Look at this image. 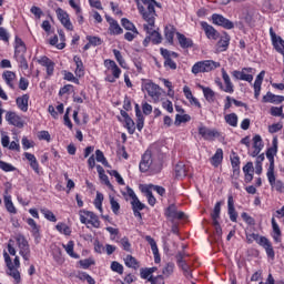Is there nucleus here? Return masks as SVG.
I'll list each match as a JSON object with an SVG mask.
<instances>
[{
	"label": "nucleus",
	"instance_id": "49530a36",
	"mask_svg": "<svg viewBox=\"0 0 284 284\" xmlns=\"http://www.w3.org/2000/svg\"><path fill=\"white\" fill-rule=\"evenodd\" d=\"M211 219L213 222H216L219 219H221V202H216L213 212L211 213Z\"/></svg>",
	"mask_w": 284,
	"mask_h": 284
},
{
	"label": "nucleus",
	"instance_id": "0e129e2a",
	"mask_svg": "<svg viewBox=\"0 0 284 284\" xmlns=\"http://www.w3.org/2000/svg\"><path fill=\"white\" fill-rule=\"evenodd\" d=\"M0 39L1 41H4V43L10 41V33H8V30L3 27H0Z\"/></svg>",
	"mask_w": 284,
	"mask_h": 284
},
{
	"label": "nucleus",
	"instance_id": "c03bdc74",
	"mask_svg": "<svg viewBox=\"0 0 284 284\" xmlns=\"http://www.w3.org/2000/svg\"><path fill=\"white\" fill-rule=\"evenodd\" d=\"M192 121V118L189 114H176L175 115V121H174V125H176V128H179V125H181V123H187Z\"/></svg>",
	"mask_w": 284,
	"mask_h": 284
},
{
	"label": "nucleus",
	"instance_id": "864d4df0",
	"mask_svg": "<svg viewBox=\"0 0 284 284\" xmlns=\"http://www.w3.org/2000/svg\"><path fill=\"white\" fill-rule=\"evenodd\" d=\"M119 243L125 252H132V244L128 237H122Z\"/></svg>",
	"mask_w": 284,
	"mask_h": 284
},
{
	"label": "nucleus",
	"instance_id": "a18cd8bd",
	"mask_svg": "<svg viewBox=\"0 0 284 284\" xmlns=\"http://www.w3.org/2000/svg\"><path fill=\"white\" fill-rule=\"evenodd\" d=\"M40 212L41 214H43L47 221H50L51 223H57V216L54 215V213H52V211L48 209H41Z\"/></svg>",
	"mask_w": 284,
	"mask_h": 284
},
{
	"label": "nucleus",
	"instance_id": "f257e3e1",
	"mask_svg": "<svg viewBox=\"0 0 284 284\" xmlns=\"http://www.w3.org/2000/svg\"><path fill=\"white\" fill-rule=\"evenodd\" d=\"M138 3V10L146 23L143 24V30L146 34H151V40L153 43L159 44L162 41L161 33L154 30V23L156 21V11L154 10L155 6H159L155 0H135Z\"/></svg>",
	"mask_w": 284,
	"mask_h": 284
},
{
	"label": "nucleus",
	"instance_id": "9d476101",
	"mask_svg": "<svg viewBox=\"0 0 284 284\" xmlns=\"http://www.w3.org/2000/svg\"><path fill=\"white\" fill-rule=\"evenodd\" d=\"M55 14L59 19V21L62 23V26H64V28L69 31L72 32V30H74V26H72V22L70 21V16L68 14V12H65L63 9L58 8L55 10Z\"/></svg>",
	"mask_w": 284,
	"mask_h": 284
},
{
	"label": "nucleus",
	"instance_id": "a19ab883",
	"mask_svg": "<svg viewBox=\"0 0 284 284\" xmlns=\"http://www.w3.org/2000/svg\"><path fill=\"white\" fill-rule=\"evenodd\" d=\"M222 161H223V149H217L215 154L211 159V163L212 165H214V168H219Z\"/></svg>",
	"mask_w": 284,
	"mask_h": 284
},
{
	"label": "nucleus",
	"instance_id": "2eb2a0df",
	"mask_svg": "<svg viewBox=\"0 0 284 284\" xmlns=\"http://www.w3.org/2000/svg\"><path fill=\"white\" fill-rule=\"evenodd\" d=\"M201 28H202V30H204L205 36L207 37V39H212L213 41H216V39H219V37H220L219 31H216V29H214V27H212L207 22L202 21L201 22Z\"/></svg>",
	"mask_w": 284,
	"mask_h": 284
},
{
	"label": "nucleus",
	"instance_id": "4c0bfd02",
	"mask_svg": "<svg viewBox=\"0 0 284 284\" xmlns=\"http://www.w3.org/2000/svg\"><path fill=\"white\" fill-rule=\"evenodd\" d=\"M121 23L124 30H129L130 32H134V34H139L136 26H134V23H132V21H130L129 19L122 18Z\"/></svg>",
	"mask_w": 284,
	"mask_h": 284
},
{
	"label": "nucleus",
	"instance_id": "de8ad7c7",
	"mask_svg": "<svg viewBox=\"0 0 284 284\" xmlns=\"http://www.w3.org/2000/svg\"><path fill=\"white\" fill-rule=\"evenodd\" d=\"M162 274L165 276V278H170L172 274H174V263H168L163 268H162Z\"/></svg>",
	"mask_w": 284,
	"mask_h": 284
},
{
	"label": "nucleus",
	"instance_id": "412c9836",
	"mask_svg": "<svg viewBox=\"0 0 284 284\" xmlns=\"http://www.w3.org/2000/svg\"><path fill=\"white\" fill-rule=\"evenodd\" d=\"M263 79H265V71H261L254 81L253 88L255 99L261 97V85H263Z\"/></svg>",
	"mask_w": 284,
	"mask_h": 284
},
{
	"label": "nucleus",
	"instance_id": "58836bf2",
	"mask_svg": "<svg viewBox=\"0 0 284 284\" xmlns=\"http://www.w3.org/2000/svg\"><path fill=\"white\" fill-rule=\"evenodd\" d=\"M85 216H88V223L90 225H93V227H100L101 222L99 221V217L97 216V214H94V212H90V211H85L84 212Z\"/></svg>",
	"mask_w": 284,
	"mask_h": 284
},
{
	"label": "nucleus",
	"instance_id": "4d7b16f0",
	"mask_svg": "<svg viewBox=\"0 0 284 284\" xmlns=\"http://www.w3.org/2000/svg\"><path fill=\"white\" fill-rule=\"evenodd\" d=\"M113 54H114L118 63L121 65V68H125V60L123 59V55L121 54V51L114 49Z\"/></svg>",
	"mask_w": 284,
	"mask_h": 284
},
{
	"label": "nucleus",
	"instance_id": "774afa93",
	"mask_svg": "<svg viewBox=\"0 0 284 284\" xmlns=\"http://www.w3.org/2000/svg\"><path fill=\"white\" fill-rule=\"evenodd\" d=\"M140 276H141V278H144L145 281H150V277H153L148 267L140 270Z\"/></svg>",
	"mask_w": 284,
	"mask_h": 284
},
{
	"label": "nucleus",
	"instance_id": "13d9d810",
	"mask_svg": "<svg viewBox=\"0 0 284 284\" xmlns=\"http://www.w3.org/2000/svg\"><path fill=\"white\" fill-rule=\"evenodd\" d=\"M0 170H3V172H14L17 168H14L12 164L0 161Z\"/></svg>",
	"mask_w": 284,
	"mask_h": 284
},
{
	"label": "nucleus",
	"instance_id": "052dcab7",
	"mask_svg": "<svg viewBox=\"0 0 284 284\" xmlns=\"http://www.w3.org/2000/svg\"><path fill=\"white\" fill-rule=\"evenodd\" d=\"M145 192H146V199H148L149 205L154 207V205H156V197H154V195L152 194V191H150V189H146Z\"/></svg>",
	"mask_w": 284,
	"mask_h": 284
},
{
	"label": "nucleus",
	"instance_id": "f3484780",
	"mask_svg": "<svg viewBox=\"0 0 284 284\" xmlns=\"http://www.w3.org/2000/svg\"><path fill=\"white\" fill-rule=\"evenodd\" d=\"M176 38H178L180 48H183V50H187V48H194V41L185 37V34L178 32Z\"/></svg>",
	"mask_w": 284,
	"mask_h": 284
},
{
	"label": "nucleus",
	"instance_id": "6e6d98bb",
	"mask_svg": "<svg viewBox=\"0 0 284 284\" xmlns=\"http://www.w3.org/2000/svg\"><path fill=\"white\" fill-rule=\"evenodd\" d=\"M125 126L129 134H134V131L136 130V128L134 126V120H132V118H128L125 120Z\"/></svg>",
	"mask_w": 284,
	"mask_h": 284
},
{
	"label": "nucleus",
	"instance_id": "e433bc0d",
	"mask_svg": "<svg viewBox=\"0 0 284 284\" xmlns=\"http://www.w3.org/2000/svg\"><path fill=\"white\" fill-rule=\"evenodd\" d=\"M271 223L273 227L274 242L281 243V227L278 226V223H276V219L272 217Z\"/></svg>",
	"mask_w": 284,
	"mask_h": 284
},
{
	"label": "nucleus",
	"instance_id": "6ab92c4d",
	"mask_svg": "<svg viewBox=\"0 0 284 284\" xmlns=\"http://www.w3.org/2000/svg\"><path fill=\"white\" fill-rule=\"evenodd\" d=\"M109 26V33L110 34H123V28L119 24V22L112 18H106Z\"/></svg>",
	"mask_w": 284,
	"mask_h": 284
},
{
	"label": "nucleus",
	"instance_id": "09e8293b",
	"mask_svg": "<svg viewBox=\"0 0 284 284\" xmlns=\"http://www.w3.org/2000/svg\"><path fill=\"white\" fill-rule=\"evenodd\" d=\"M63 248L65 250L67 254H69V256H72V258H77V254H74L73 241H69L68 244H63Z\"/></svg>",
	"mask_w": 284,
	"mask_h": 284
},
{
	"label": "nucleus",
	"instance_id": "20e7f679",
	"mask_svg": "<svg viewBox=\"0 0 284 284\" xmlns=\"http://www.w3.org/2000/svg\"><path fill=\"white\" fill-rule=\"evenodd\" d=\"M216 68H221V63L213 61V60H203L196 62L193 67L191 72L193 74H201L204 72H212V70H216Z\"/></svg>",
	"mask_w": 284,
	"mask_h": 284
},
{
	"label": "nucleus",
	"instance_id": "bf43d9fd",
	"mask_svg": "<svg viewBox=\"0 0 284 284\" xmlns=\"http://www.w3.org/2000/svg\"><path fill=\"white\" fill-rule=\"evenodd\" d=\"M132 210H145V204L141 203L139 197H135L133 201H131Z\"/></svg>",
	"mask_w": 284,
	"mask_h": 284
},
{
	"label": "nucleus",
	"instance_id": "5fc2aeb1",
	"mask_svg": "<svg viewBox=\"0 0 284 284\" xmlns=\"http://www.w3.org/2000/svg\"><path fill=\"white\" fill-rule=\"evenodd\" d=\"M110 204H111L112 212L114 214H119V211L121 210V205L113 196H110Z\"/></svg>",
	"mask_w": 284,
	"mask_h": 284
},
{
	"label": "nucleus",
	"instance_id": "7c9ffc66",
	"mask_svg": "<svg viewBox=\"0 0 284 284\" xmlns=\"http://www.w3.org/2000/svg\"><path fill=\"white\" fill-rule=\"evenodd\" d=\"M135 116H136V129L139 132L143 130V126L145 125V118H143V113L141 112V108L139 104H135Z\"/></svg>",
	"mask_w": 284,
	"mask_h": 284
},
{
	"label": "nucleus",
	"instance_id": "b1692460",
	"mask_svg": "<svg viewBox=\"0 0 284 284\" xmlns=\"http://www.w3.org/2000/svg\"><path fill=\"white\" fill-rule=\"evenodd\" d=\"M253 148L254 151L251 153V156H258V154H261V150H263L264 148L263 139L261 138V135H255L253 138Z\"/></svg>",
	"mask_w": 284,
	"mask_h": 284
},
{
	"label": "nucleus",
	"instance_id": "39448f33",
	"mask_svg": "<svg viewBox=\"0 0 284 284\" xmlns=\"http://www.w3.org/2000/svg\"><path fill=\"white\" fill-rule=\"evenodd\" d=\"M16 241L20 256H22L23 261H30V244L26 240V236L17 235Z\"/></svg>",
	"mask_w": 284,
	"mask_h": 284
},
{
	"label": "nucleus",
	"instance_id": "72a5a7b5",
	"mask_svg": "<svg viewBox=\"0 0 284 284\" xmlns=\"http://www.w3.org/2000/svg\"><path fill=\"white\" fill-rule=\"evenodd\" d=\"M28 101H30V95L23 94L22 97L17 98L16 103L22 112L28 110Z\"/></svg>",
	"mask_w": 284,
	"mask_h": 284
},
{
	"label": "nucleus",
	"instance_id": "9b49d317",
	"mask_svg": "<svg viewBox=\"0 0 284 284\" xmlns=\"http://www.w3.org/2000/svg\"><path fill=\"white\" fill-rule=\"evenodd\" d=\"M199 134L202 135L204 141H214V139L221 136V133L216 129H207V126H200Z\"/></svg>",
	"mask_w": 284,
	"mask_h": 284
},
{
	"label": "nucleus",
	"instance_id": "4468645a",
	"mask_svg": "<svg viewBox=\"0 0 284 284\" xmlns=\"http://www.w3.org/2000/svg\"><path fill=\"white\" fill-rule=\"evenodd\" d=\"M270 34L272 39V43L276 52H280V54H283L284 52V40L281 38V36H276L273 31V29H270Z\"/></svg>",
	"mask_w": 284,
	"mask_h": 284
},
{
	"label": "nucleus",
	"instance_id": "423d86ee",
	"mask_svg": "<svg viewBox=\"0 0 284 284\" xmlns=\"http://www.w3.org/2000/svg\"><path fill=\"white\" fill-rule=\"evenodd\" d=\"M232 77L237 81H246L252 83L254 81V69L253 68H243L241 71L235 70L232 72Z\"/></svg>",
	"mask_w": 284,
	"mask_h": 284
},
{
	"label": "nucleus",
	"instance_id": "cd10ccee",
	"mask_svg": "<svg viewBox=\"0 0 284 284\" xmlns=\"http://www.w3.org/2000/svg\"><path fill=\"white\" fill-rule=\"evenodd\" d=\"M230 48V36L224 34L221 37L220 41L216 43V50L217 52H225Z\"/></svg>",
	"mask_w": 284,
	"mask_h": 284
},
{
	"label": "nucleus",
	"instance_id": "ddd939ff",
	"mask_svg": "<svg viewBox=\"0 0 284 284\" xmlns=\"http://www.w3.org/2000/svg\"><path fill=\"white\" fill-rule=\"evenodd\" d=\"M4 119L9 125H14V128H23L24 125L23 119H21L17 112L8 111Z\"/></svg>",
	"mask_w": 284,
	"mask_h": 284
},
{
	"label": "nucleus",
	"instance_id": "473e14b6",
	"mask_svg": "<svg viewBox=\"0 0 284 284\" xmlns=\"http://www.w3.org/2000/svg\"><path fill=\"white\" fill-rule=\"evenodd\" d=\"M97 170H98V174H99L101 181H103L104 185H106L109 190H114V186L112 185V183H110V179L105 175V170H103V166L98 164Z\"/></svg>",
	"mask_w": 284,
	"mask_h": 284
},
{
	"label": "nucleus",
	"instance_id": "f8f14e48",
	"mask_svg": "<svg viewBox=\"0 0 284 284\" xmlns=\"http://www.w3.org/2000/svg\"><path fill=\"white\" fill-rule=\"evenodd\" d=\"M212 21L214 26H221V28H225L226 30H232V28H234V23L232 21L219 13L212 14Z\"/></svg>",
	"mask_w": 284,
	"mask_h": 284
},
{
	"label": "nucleus",
	"instance_id": "a878e982",
	"mask_svg": "<svg viewBox=\"0 0 284 284\" xmlns=\"http://www.w3.org/2000/svg\"><path fill=\"white\" fill-rule=\"evenodd\" d=\"M145 241H148L149 244L151 245L155 263H161V255H159V246H156V241H154V239H152V236L150 235L145 236Z\"/></svg>",
	"mask_w": 284,
	"mask_h": 284
},
{
	"label": "nucleus",
	"instance_id": "c9c22d12",
	"mask_svg": "<svg viewBox=\"0 0 284 284\" xmlns=\"http://www.w3.org/2000/svg\"><path fill=\"white\" fill-rule=\"evenodd\" d=\"M175 176L176 179H185L187 176V169L183 162H179L175 165Z\"/></svg>",
	"mask_w": 284,
	"mask_h": 284
},
{
	"label": "nucleus",
	"instance_id": "e2e57ef3",
	"mask_svg": "<svg viewBox=\"0 0 284 284\" xmlns=\"http://www.w3.org/2000/svg\"><path fill=\"white\" fill-rule=\"evenodd\" d=\"M57 43H59V37L54 36L50 39V45H57L58 50H63V48H65V42Z\"/></svg>",
	"mask_w": 284,
	"mask_h": 284
},
{
	"label": "nucleus",
	"instance_id": "aec40b11",
	"mask_svg": "<svg viewBox=\"0 0 284 284\" xmlns=\"http://www.w3.org/2000/svg\"><path fill=\"white\" fill-rule=\"evenodd\" d=\"M227 210L230 221H232V223H236V219H239V213H236V209L234 207V197L232 195H229L227 199Z\"/></svg>",
	"mask_w": 284,
	"mask_h": 284
},
{
	"label": "nucleus",
	"instance_id": "3c124183",
	"mask_svg": "<svg viewBox=\"0 0 284 284\" xmlns=\"http://www.w3.org/2000/svg\"><path fill=\"white\" fill-rule=\"evenodd\" d=\"M16 61L18 62L20 70H28L29 65L26 55L16 57Z\"/></svg>",
	"mask_w": 284,
	"mask_h": 284
},
{
	"label": "nucleus",
	"instance_id": "680f3d73",
	"mask_svg": "<svg viewBox=\"0 0 284 284\" xmlns=\"http://www.w3.org/2000/svg\"><path fill=\"white\" fill-rule=\"evenodd\" d=\"M27 223L31 227L33 234H39V225H37V222L32 217H29Z\"/></svg>",
	"mask_w": 284,
	"mask_h": 284
},
{
	"label": "nucleus",
	"instance_id": "f704fd0d",
	"mask_svg": "<svg viewBox=\"0 0 284 284\" xmlns=\"http://www.w3.org/2000/svg\"><path fill=\"white\" fill-rule=\"evenodd\" d=\"M73 61L77 65L75 77H79V78L83 77L85 74V69L83 67V61L81 60L80 57H77V55L73 58Z\"/></svg>",
	"mask_w": 284,
	"mask_h": 284
},
{
	"label": "nucleus",
	"instance_id": "5701e85b",
	"mask_svg": "<svg viewBox=\"0 0 284 284\" xmlns=\"http://www.w3.org/2000/svg\"><path fill=\"white\" fill-rule=\"evenodd\" d=\"M2 79L11 90H14V81H17V73L12 71H4L2 73Z\"/></svg>",
	"mask_w": 284,
	"mask_h": 284
},
{
	"label": "nucleus",
	"instance_id": "a211bd4d",
	"mask_svg": "<svg viewBox=\"0 0 284 284\" xmlns=\"http://www.w3.org/2000/svg\"><path fill=\"white\" fill-rule=\"evenodd\" d=\"M26 43L21 38L16 37V44H14V57H26L27 52Z\"/></svg>",
	"mask_w": 284,
	"mask_h": 284
},
{
	"label": "nucleus",
	"instance_id": "7ed1b4c3",
	"mask_svg": "<svg viewBox=\"0 0 284 284\" xmlns=\"http://www.w3.org/2000/svg\"><path fill=\"white\" fill-rule=\"evenodd\" d=\"M3 258L4 263L7 265V274L8 276H11L13 278L16 284L21 283V272H19V267H21V261L19 260V256L16 255L12 264V258L8 254V252H3Z\"/></svg>",
	"mask_w": 284,
	"mask_h": 284
},
{
	"label": "nucleus",
	"instance_id": "f03ea898",
	"mask_svg": "<svg viewBox=\"0 0 284 284\" xmlns=\"http://www.w3.org/2000/svg\"><path fill=\"white\" fill-rule=\"evenodd\" d=\"M162 169L163 164L161 163V160L154 159L151 151H145L140 162V171L151 172V174H159Z\"/></svg>",
	"mask_w": 284,
	"mask_h": 284
},
{
	"label": "nucleus",
	"instance_id": "603ef678",
	"mask_svg": "<svg viewBox=\"0 0 284 284\" xmlns=\"http://www.w3.org/2000/svg\"><path fill=\"white\" fill-rule=\"evenodd\" d=\"M55 227H57L58 232H60V234H65V236H70V234L72 232L70 230V227L68 225L63 224V223L57 224Z\"/></svg>",
	"mask_w": 284,
	"mask_h": 284
},
{
	"label": "nucleus",
	"instance_id": "dca6fc26",
	"mask_svg": "<svg viewBox=\"0 0 284 284\" xmlns=\"http://www.w3.org/2000/svg\"><path fill=\"white\" fill-rule=\"evenodd\" d=\"M257 244L266 250L267 256L274 258V248L272 247V243L270 242V240H267V237L260 236L257 240Z\"/></svg>",
	"mask_w": 284,
	"mask_h": 284
},
{
	"label": "nucleus",
	"instance_id": "1a4fd4ad",
	"mask_svg": "<svg viewBox=\"0 0 284 284\" xmlns=\"http://www.w3.org/2000/svg\"><path fill=\"white\" fill-rule=\"evenodd\" d=\"M222 79L224 81V87L223 83L220 82V89L223 92H226V94H234V83H232V79L225 69H222Z\"/></svg>",
	"mask_w": 284,
	"mask_h": 284
},
{
	"label": "nucleus",
	"instance_id": "bb28decb",
	"mask_svg": "<svg viewBox=\"0 0 284 284\" xmlns=\"http://www.w3.org/2000/svg\"><path fill=\"white\" fill-rule=\"evenodd\" d=\"M176 28L172 24H169L165 27L164 29V37L168 41V43H170L171 45L174 44V34H176Z\"/></svg>",
	"mask_w": 284,
	"mask_h": 284
},
{
	"label": "nucleus",
	"instance_id": "2f4dec72",
	"mask_svg": "<svg viewBox=\"0 0 284 284\" xmlns=\"http://www.w3.org/2000/svg\"><path fill=\"white\" fill-rule=\"evenodd\" d=\"M263 101L264 103H283L284 97L267 92L266 95L263 97Z\"/></svg>",
	"mask_w": 284,
	"mask_h": 284
},
{
	"label": "nucleus",
	"instance_id": "6e6552de",
	"mask_svg": "<svg viewBox=\"0 0 284 284\" xmlns=\"http://www.w3.org/2000/svg\"><path fill=\"white\" fill-rule=\"evenodd\" d=\"M143 90H145L149 94V97H151V99L153 101H159L161 99V88L153 83V82H146L143 85Z\"/></svg>",
	"mask_w": 284,
	"mask_h": 284
},
{
	"label": "nucleus",
	"instance_id": "c85d7f7f",
	"mask_svg": "<svg viewBox=\"0 0 284 284\" xmlns=\"http://www.w3.org/2000/svg\"><path fill=\"white\" fill-rule=\"evenodd\" d=\"M24 156L27 159V161H29L30 163V168L33 169V171L36 172V174H40V170H39V161H37V156H34V154L26 152Z\"/></svg>",
	"mask_w": 284,
	"mask_h": 284
},
{
	"label": "nucleus",
	"instance_id": "393cba45",
	"mask_svg": "<svg viewBox=\"0 0 284 284\" xmlns=\"http://www.w3.org/2000/svg\"><path fill=\"white\" fill-rule=\"evenodd\" d=\"M4 207L9 214H17V207L14 206V203H12V196L8 194V191H6V194L3 196Z\"/></svg>",
	"mask_w": 284,
	"mask_h": 284
},
{
	"label": "nucleus",
	"instance_id": "8fccbe9b",
	"mask_svg": "<svg viewBox=\"0 0 284 284\" xmlns=\"http://www.w3.org/2000/svg\"><path fill=\"white\" fill-rule=\"evenodd\" d=\"M94 205L97 210H99L100 212H103V194L101 192H97Z\"/></svg>",
	"mask_w": 284,
	"mask_h": 284
},
{
	"label": "nucleus",
	"instance_id": "4be33fe9",
	"mask_svg": "<svg viewBox=\"0 0 284 284\" xmlns=\"http://www.w3.org/2000/svg\"><path fill=\"white\" fill-rule=\"evenodd\" d=\"M104 65L106 69L111 70L112 77H114V79H119L121 77V69L119 65H116V62L113 60H105Z\"/></svg>",
	"mask_w": 284,
	"mask_h": 284
},
{
	"label": "nucleus",
	"instance_id": "69168bd1",
	"mask_svg": "<svg viewBox=\"0 0 284 284\" xmlns=\"http://www.w3.org/2000/svg\"><path fill=\"white\" fill-rule=\"evenodd\" d=\"M176 212H178V211H176V206L170 205V206L166 209L165 215H166L169 219H175Z\"/></svg>",
	"mask_w": 284,
	"mask_h": 284
},
{
	"label": "nucleus",
	"instance_id": "338daca9",
	"mask_svg": "<svg viewBox=\"0 0 284 284\" xmlns=\"http://www.w3.org/2000/svg\"><path fill=\"white\" fill-rule=\"evenodd\" d=\"M111 270L112 272H116L118 274H123V266L119 262H112Z\"/></svg>",
	"mask_w": 284,
	"mask_h": 284
},
{
	"label": "nucleus",
	"instance_id": "0eeeda50",
	"mask_svg": "<svg viewBox=\"0 0 284 284\" xmlns=\"http://www.w3.org/2000/svg\"><path fill=\"white\" fill-rule=\"evenodd\" d=\"M266 176L271 185V189L275 190V192H280V194H283L284 182L282 180H276V174L274 173V170H267Z\"/></svg>",
	"mask_w": 284,
	"mask_h": 284
},
{
	"label": "nucleus",
	"instance_id": "ea45409f",
	"mask_svg": "<svg viewBox=\"0 0 284 284\" xmlns=\"http://www.w3.org/2000/svg\"><path fill=\"white\" fill-rule=\"evenodd\" d=\"M276 152H278V150L276 148H270L266 152V159L270 162L268 169L267 170H274V156H276Z\"/></svg>",
	"mask_w": 284,
	"mask_h": 284
},
{
	"label": "nucleus",
	"instance_id": "37998d69",
	"mask_svg": "<svg viewBox=\"0 0 284 284\" xmlns=\"http://www.w3.org/2000/svg\"><path fill=\"white\" fill-rule=\"evenodd\" d=\"M124 263L126 267H131L132 270H139L140 267L139 261H136L132 255H126L124 258Z\"/></svg>",
	"mask_w": 284,
	"mask_h": 284
},
{
	"label": "nucleus",
	"instance_id": "79ce46f5",
	"mask_svg": "<svg viewBox=\"0 0 284 284\" xmlns=\"http://www.w3.org/2000/svg\"><path fill=\"white\" fill-rule=\"evenodd\" d=\"M224 121H226L231 128H236V125H239V115H236V113L226 114Z\"/></svg>",
	"mask_w": 284,
	"mask_h": 284
},
{
	"label": "nucleus",
	"instance_id": "c756f323",
	"mask_svg": "<svg viewBox=\"0 0 284 284\" xmlns=\"http://www.w3.org/2000/svg\"><path fill=\"white\" fill-rule=\"evenodd\" d=\"M200 90L203 91L204 94V99L209 102V103H214V100L216 99V93L214 92V90L203 87V85H199Z\"/></svg>",
	"mask_w": 284,
	"mask_h": 284
}]
</instances>
